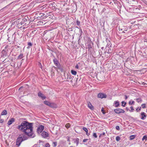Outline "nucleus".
I'll return each instance as SVG.
<instances>
[{
    "mask_svg": "<svg viewBox=\"0 0 147 147\" xmlns=\"http://www.w3.org/2000/svg\"><path fill=\"white\" fill-rule=\"evenodd\" d=\"M140 117L142 120H145L146 117V114L144 112H142L140 114Z\"/></svg>",
    "mask_w": 147,
    "mask_h": 147,
    "instance_id": "nucleus-6",
    "label": "nucleus"
},
{
    "mask_svg": "<svg viewBox=\"0 0 147 147\" xmlns=\"http://www.w3.org/2000/svg\"><path fill=\"white\" fill-rule=\"evenodd\" d=\"M144 140H147V136L146 135L144 136L143 137L142 140L143 141Z\"/></svg>",
    "mask_w": 147,
    "mask_h": 147,
    "instance_id": "nucleus-24",
    "label": "nucleus"
},
{
    "mask_svg": "<svg viewBox=\"0 0 147 147\" xmlns=\"http://www.w3.org/2000/svg\"><path fill=\"white\" fill-rule=\"evenodd\" d=\"M40 65V67L41 68H42V65H41V64L40 63H39Z\"/></svg>",
    "mask_w": 147,
    "mask_h": 147,
    "instance_id": "nucleus-48",
    "label": "nucleus"
},
{
    "mask_svg": "<svg viewBox=\"0 0 147 147\" xmlns=\"http://www.w3.org/2000/svg\"><path fill=\"white\" fill-rule=\"evenodd\" d=\"M57 144V142H53L52 143V145L54 147L56 146Z\"/></svg>",
    "mask_w": 147,
    "mask_h": 147,
    "instance_id": "nucleus-23",
    "label": "nucleus"
},
{
    "mask_svg": "<svg viewBox=\"0 0 147 147\" xmlns=\"http://www.w3.org/2000/svg\"><path fill=\"white\" fill-rule=\"evenodd\" d=\"M141 107L143 109L145 108L146 107L145 104H142L141 105Z\"/></svg>",
    "mask_w": 147,
    "mask_h": 147,
    "instance_id": "nucleus-33",
    "label": "nucleus"
},
{
    "mask_svg": "<svg viewBox=\"0 0 147 147\" xmlns=\"http://www.w3.org/2000/svg\"><path fill=\"white\" fill-rule=\"evenodd\" d=\"M125 99L126 100L127 99V96L126 95H125Z\"/></svg>",
    "mask_w": 147,
    "mask_h": 147,
    "instance_id": "nucleus-47",
    "label": "nucleus"
},
{
    "mask_svg": "<svg viewBox=\"0 0 147 147\" xmlns=\"http://www.w3.org/2000/svg\"><path fill=\"white\" fill-rule=\"evenodd\" d=\"M4 120L3 119L0 118V123H2L3 122Z\"/></svg>",
    "mask_w": 147,
    "mask_h": 147,
    "instance_id": "nucleus-43",
    "label": "nucleus"
},
{
    "mask_svg": "<svg viewBox=\"0 0 147 147\" xmlns=\"http://www.w3.org/2000/svg\"><path fill=\"white\" fill-rule=\"evenodd\" d=\"M24 57L23 54L21 53L18 57L17 59H20Z\"/></svg>",
    "mask_w": 147,
    "mask_h": 147,
    "instance_id": "nucleus-17",
    "label": "nucleus"
},
{
    "mask_svg": "<svg viewBox=\"0 0 147 147\" xmlns=\"http://www.w3.org/2000/svg\"><path fill=\"white\" fill-rule=\"evenodd\" d=\"M38 96L39 97L41 98L42 100H44L46 98V97L40 92H38Z\"/></svg>",
    "mask_w": 147,
    "mask_h": 147,
    "instance_id": "nucleus-8",
    "label": "nucleus"
},
{
    "mask_svg": "<svg viewBox=\"0 0 147 147\" xmlns=\"http://www.w3.org/2000/svg\"><path fill=\"white\" fill-rule=\"evenodd\" d=\"M93 136L96 138H97V136L96 135V134L95 133H93Z\"/></svg>",
    "mask_w": 147,
    "mask_h": 147,
    "instance_id": "nucleus-35",
    "label": "nucleus"
},
{
    "mask_svg": "<svg viewBox=\"0 0 147 147\" xmlns=\"http://www.w3.org/2000/svg\"><path fill=\"white\" fill-rule=\"evenodd\" d=\"M53 61L55 65L57 67H58L59 65V64L57 59L55 58L53 59Z\"/></svg>",
    "mask_w": 147,
    "mask_h": 147,
    "instance_id": "nucleus-10",
    "label": "nucleus"
},
{
    "mask_svg": "<svg viewBox=\"0 0 147 147\" xmlns=\"http://www.w3.org/2000/svg\"><path fill=\"white\" fill-rule=\"evenodd\" d=\"M70 141L69 138V137H68V138H67V141Z\"/></svg>",
    "mask_w": 147,
    "mask_h": 147,
    "instance_id": "nucleus-49",
    "label": "nucleus"
},
{
    "mask_svg": "<svg viewBox=\"0 0 147 147\" xmlns=\"http://www.w3.org/2000/svg\"><path fill=\"white\" fill-rule=\"evenodd\" d=\"M71 72L72 74L74 75H76L77 74L76 71L74 70H71Z\"/></svg>",
    "mask_w": 147,
    "mask_h": 147,
    "instance_id": "nucleus-21",
    "label": "nucleus"
},
{
    "mask_svg": "<svg viewBox=\"0 0 147 147\" xmlns=\"http://www.w3.org/2000/svg\"><path fill=\"white\" fill-rule=\"evenodd\" d=\"M75 68L77 69H78L79 68L78 65H76L75 66Z\"/></svg>",
    "mask_w": 147,
    "mask_h": 147,
    "instance_id": "nucleus-45",
    "label": "nucleus"
},
{
    "mask_svg": "<svg viewBox=\"0 0 147 147\" xmlns=\"http://www.w3.org/2000/svg\"><path fill=\"white\" fill-rule=\"evenodd\" d=\"M141 109V107H140V108H138L136 109V111L137 112H138L139 111H140Z\"/></svg>",
    "mask_w": 147,
    "mask_h": 147,
    "instance_id": "nucleus-37",
    "label": "nucleus"
},
{
    "mask_svg": "<svg viewBox=\"0 0 147 147\" xmlns=\"http://www.w3.org/2000/svg\"><path fill=\"white\" fill-rule=\"evenodd\" d=\"M44 129V126L42 125L39 126L37 128V131L38 134L42 133Z\"/></svg>",
    "mask_w": 147,
    "mask_h": 147,
    "instance_id": "nucleus-4",
    "label": "nucleus"
},
{
    "mask_svg": "<svg viewBox=\"0 0 147 147\" xmlns=\"http://www.w3.org/2000/svg\"><path fill=\"white\" fill-rule=\"evenodd\" d=\"M115 128H116V129L117 130H118V131L119 130L120 128H119V126L118 125L116 126Z\"/></svg>",
    "mask_w": 147,
    "mask_h": 147,
    "instance_id": "nucleus-36",
    "label": "nucleus"
},
{
    "mask_svg": "<svg viewBox=\"0 0 147 147\" xmlns=\"http://www.w3.org/2000/svg\"><path fill=\"white\" fill-rule=\"evenodd\" d=\"M44 103L45 105L49 106L51 102L47 101H45Z\"/></svg>",
    "mask_w": 147,
    "mask_h": 147,
    "instance_id": "nucleus-19",
    "label": "nucleus"
},
{
    "mask_svg": "<svg viewBox=\"0 0 147 147\" xmlns=\"http://www.w3.org/2000/svg\"><path fill=\"white\" fill-rule=\"evenodd\" d=\"M79 139L78 138H76L74 141V143H76L77 146L79 144Z\"/></svg>",
    "mask_w": 147,
    "mask_h": 147,
    "instance_id": "nucleus-20",
    "label": "nucleus"
},
{
    "mask_svg": "<svg viewBox=\"0 0 147 147\" xmlns=\"http://www.w3.org/2000/svg\"><path fill=\"white\" fill-rule=\"evenodd\" d=\"M6 7H4L3 8V9L5 8H6Z\"/></svg>",
    "mask_w": 147,
    "mask_h": 147,
    "instance_id": "nucleus-53",
    "label": "nucleus"
},
{
    "mask_svg": "<svg viewBox=\"0 0 147 147\" xmlns=\"http://www.w3.org/2000/svg\"><path fill=\"white\" fill-rule=\"evenodd\" d=\"M134 101L132 100H131L129 101V104L130 105H132V104H134Z\"/></svg>",
    "mask_w": 147,
    "mask_h": 147,
    "instance_id": "nucleus-22",
    "label": "nucleus"
},
{
    "mask_svg": "<svg viewBox=\"0 0 147 147\" xmlns=\"http://www.w3.org/2000/svg\"><path fill=\"white\" fill-rule=\"evenodd\" d=\"M32 123H29L26 121H23L20 125L18 126L17 129L23 132L30 138H33L35 135L33 132Z\"/></svg>",
    "mask_w": 147,
    "mask_h": 147,
    "instance_id": "nucleus-1",
    "label": "nucleus"
},
{
    "mask_svg": "<svg viewBox=\"0 0 147 147\" xmlns=\"http://www.w3.org/2000/svg\"><path fill=\"white\" fill-rule=\"evenodd\" d=\"M123 32V33H125V32H124V31Z\"/></svg>",
    "mask_w": 147,
    "mask_h": 147,
    "instance_id": "nucleus-54",
    "label": "nucleus"
},
{
    "mask_svg": "<svg viewBox=\"0 0 147 147\" xmlns=\"http://www.w3.org/2000/svg\"><path fill=\"white\" fill-rule=\"evenodd\" d=\"M105 133L104 132L100 134V135L99 136V137H100L103 136H104L105 135Z\"/></svg>",
    "mask_w": 147,
    "mask_h": 147,
    "instance_id": "nucleus-31",
    "label": "nucleus"
},
{
    "mask_svg": "<svg viewBox=\"0 0 147 147\" xmlns=\"http://www.w3.org/2000/svg\"><path fill=\"white\" fill-rule=\"evenodd\" d=\"M122 103V106L123 107H125V105H126V102H125L124 101H122L121 102Z\"/></svg>",
    "mask_w": 147,
    "mask_h": 147,
    "instance_id": "nucleus-27",
    "label": "nucleus"
},
{
    "mask_svg": "<svg viewBox=\"0 0 147 147\" xmlns=\"http://www.w3.org/2000/svg\"><path fill=\"white\" fill-rule=\"evenodd\" d=\"M135 137V135H131L130 136V140H132L133 139H134Z\"/></svg>",
    "mask_w": 147,
    "mask_h": 147,
    "instance_id": "nucleus-28",
    "label": "nucleus"
},
{
    "mask_svg": "<svg viewBox=\"0 0 147 147\" xmlns=\"http://www.w3.org/2000/svg\"><path fill=\"white\" fill-rule=\"evenodd\" d=\"M136 101L138 103L141 102L142 101V100L140 98H138L136 99Z\"/></svg>",
    "mask_w": 147,
    "mask_h": 147,
    "instance_id": "nucleus-25",
    "label": "nucleus"
},
{
    "mask_svg": "<svg viewBox=\"0 0 147 147\" xmlns=\"http://www.w3.org/2000/svg\"><path fill=\"white\" fill-rule=\"evenodd\" d=\"M88 107L91 109L92 110H93L94 109V108L91 103L90 102H88Z\"/></svg>",
    "mask_w": 147,
    "mask_h": 147,
    "instance_id": "nucleus-15",
    "label": "nucleus"
},
{
    "mask_svg": "<svg viewBox=\"0 0 147 147\" xmlns=\"http://www.w3.org/2000/svg\"><path fill=\"white\" fill-rule=\"evenodd\" d=\"M27 21V20L26 19H22V22H23V24H25V23L24 22H26Z\"/></svg>",
    "mask_w": 147,
    "mask_h": 147,
    "instance_id": "nucleus-34",
    "label": "nucleus"
},
{
    "mask_svg": "<svg viewBox=\"0 0 147 147\" xmlns=\"http://www.w3.org/2000/svg\"><path fill=\"white\" fill-rule=\"evenodd\" d=\"M28 45L29 46H31L32 45V44L30 42H29L28 43Z\"/></svg>",
    "mask_w": 147,
    "mask_h": 147,
    "instance_id": "nucleus-42",
    "label": "nucleus"
},
{
    "mask_svg": "<svg viewBox=\"0 0 147 147\" xmlns=\"http://www.w3.org/2000/svg\"><path fill=\"white\" fill-rule=\"evenodd\" d=\"M72 77L71 76H68L67 77V81H69L70 80H71Z\"/></svg>",
    "mask_w": 147,
    "mask_h": 147,
    "instance_id": "nucleus-26",
    "label": "nucleus"
},
{
    "mask_svg": "<svg viewBox=\"0 0 147 147\" xmlns=\"http://www.w3.org/2000/svg\"><path fill=\"white\" fill-rule=\"evenodd\" d=\"M41 135L42 137L45 138H47L49 136V134L45 131H42Z\"/></svg>",
    "mask_w": 147,
    "mask_h": 147,
    "instance_id": "nucleus-5",
    "label": "nucleus"
},
{
    "mask_svg": "<svg viewBox=\"0 0 147 147\" xmlns=\"http://www.w3.org/2000/svg\"><path fill=\"white\" fill-rule=\"evenodd\" d=\"M114 111L115 113L118 114L121 113H123L125 112L124 110L120 108L115 109H114Z\"/></svg>",
    "mask_w": 147,
    "mask_h": 147,
    "instance_id": "nucleus-3",
    "label": "nucleus"
},
{
    "mask_svg": "<svg viewBox=\"0 0 147 147\" xmlns=\"http://www.w3.org/2000/svg\"><path fill=\"white\" fill-rule=\"evenodd\" d=\"M101 112L103 114H105V112L104 111V108H102L101 109Z\"/></svg>",
    "mask_w": 147,
    "mask_h": 147,
    "instance_id": "nucleus-38",
    "label": "nucleus"
},
{
    "mask_svg": "<svg viewBox=\"0 0 147 147\" xmlns=\"http://www.w3.org/2000/svg\"><path fill=\"white\" fill-rule=\"evenodd\" d=\"M7 112L6 110H4L1 113V115H6L7 114Z\"/></svg>",
    "mask_w": 147,
    "mask_h": 147,
    "instance_id": "nucleus-18",
    "label": "nucleus"
},
{
    "mask_svg": "<svg viewBox=\"0 0 147 147\" xmlns=\"http://www.w3.org/2000/svg\"><path fill=\"white\" fill-rule=\"evenodd\" d=\"M30 48V46H29L28 45V46L27 47V48L28 49H29Z\"/></svg>",
    "mask_w": 147,
    "mask_h": 147,
    "instance_id": "nucleus-50",
    "label": "nucleus"
},
{
    "mask_svg": "<svg viewBox=\"0 0 147 147\" xmlns=\"http://www.w3.org/2000/svg\"><path fill=\"white\" fill-rule=\"evenodd\" d=\"M65 126L67 128H68L70 127V125L68 123L65 125Z\"/></svg>",
    "mask_w": 147,
    "mask_h": 147,
    "instance_id": "nucleus-40",
    "label": "nucleus"
},
{
    "mask_svg": "<svg viewBox=\"0 0 147 147\" xmlns=\"http://www.w3.org/2000/svg\"><path fill=\"white\" fill-rule=\"evenodd\" d=\"M50 145L49 143H47L45 144L44 147H50Z\"/></svg>",
    "mask_w": 147,
    "mask_h": 147,
    "instance_id": "nucleus-30",
    "label": "nucleus"
},
{
    "mask_svg": "<svg viewBox=\"0 0 147 147\" xmlns=\"http://www.w3.org/2000/svg\"><path fill=\"white\" fill-rule=\"evenodd\" d=\"M79 32L80 33V36H81L82 35V29H80V30Z\"/></svg>",
    "mask_w": 147,
    "mask_h": 147,
    "instance_id": "nucleus-41",
    "label": "nucleus"
},
{
    "mask_svg": "<svg viewBox=\"0 0 147 147\" xmlns=\"http://www.w3.org/2000/svg\"><path fill=\"white\" fill-rule=\"evenodd\" d=\"M22 88V87H20L19 89V90H20V89Z\"/></svg>",
    "mask_w": 147,
    "mask_h": 147,
    "instance_id": "nucleus-52",
    "label": "nucleus"
},
{
    "mask_svg": "<svg viewBox=\"0 0 147 147\" xmlns=\"http://www.w3.org/2000/svg\"><path fill=\"white\" fill-rule=\"evenodd\" d=\"M20 135H21L23 139V140L24 141L26 140H27L28 139V137L26 136L25 135L23 134H21Z\"/></svg>",
    "mask_w": 147,
    "mask_h": 147,
    "instance_id": "nucleus-14",
    "label": "nucleus"
},
{
    "mask_svg": "<svg viewBox=\"0 0 147 147\" xmlns=\"http://www.w3.org/2000/svg\"><path fill=\"white\" fill-rule=\"evenodd\" d=\"M76 23H77V24L78 25V26L80 25V22L79 21H78V20H77Z\"/></svg>",
    "mask_w": 147,
    "mask_h": 147,
    "instance_id": "nucleus-39",
    "label": "nucleus"
},
{
    "mask_svg": "<svg viewBox=\"0 0 147 147\" xmlns=\"http://www.w3.org/2000/svg\"><path fill=\"white\" fill-rule=\"evenodd\" d=\"M35 13V15H37V16H38V17L39 18L45 15L44 14L40 13L39 12H36Z\"/></svg>",
    "mask_w": 147,
    "mask_h": 147,
    "instance_id": "nucleus-9",
    "label": "nucleus"
},
{
    "mask_svg": "<svg viewBox=\"0 0 147 147\" xmlns=\"http://www.w3.org/2000/svg\"><path fill=\"white\" fill-rule=\"evenodd\" d=\"M113 105L116 107H118L119 105V101L118 100L115 101L114 102Z\"/></svg>",
    "mask_w": 147,
    "mask_h": 147,
    "instance_id": "nucleus-12",
    "label": "nucleus"
},
{
    "mask_svg": "<svg viewBox=\"0 0 147 147\" xmlns=\"http://www.w3.org/2000/svg\"><path fill=\"white\" fill-rule=\"evenodd\" d=\"M98 97L99 98H106L107 97V96L105 94L100 93L98 94Z\"/></svg>",
    "mask_w": 147,
    "mask_h": 147,
    "instance_id": "nucleus-7",
    "label": "nucleus"
},
{
    "mask_svg": "<svg viewBox=\"0 0 147 147\" xmlns=\"http://www.w3.org/2000/svg\"><path fill=\"white\" fill-rule=\"evenodd\" d=\"M87 140V139H84L83 140V142H85Z\"/></svg>",
    "mask_w": 147,
    "mask_h": 147,
    "instance_id": "nucleus-46",
    "label": "nucleus"
},
{
    "mask_svg": "<svg viewBox=\"0 0 147 147\" xmlns=\"http://www.w3.org/2000/svg\"><path fill=\"white\" fill-rule=\"evenodd\" d=\"M130 108L131 109V110L132 111H133L134 110V108L132 106H131L130 107Z\"/></svg>",
    "mask_w": 147,
    "mask_h": 147,
    "instance_id": "nucleus-44",
    "label": "nucleus"
},
{
    "mask_svg": "<svg viewBox=\"0 0 147 147\" xmlns=\"http://www.w3.org/2000/svg\"><path fill=\"white\" fill-rule=\"evenodd\" d=\"M15 121L14 119L12 118L8 121L7 124L8 125H10L12 124Z\"/></svg>",
    "mask_w": 147,
    "mask_h": 147,
    "instance_id": "nucleus-11",
    "label": "nucleus"
},
{
    "mask_svg": "<svg viewBox=\"0 0 147 147\" xmlns=\"http://www.w3.org/2000/svg\"><path fill=\"white\" fill-rule=\"evenodd\" d=\"M1 53H2L3 54V55H5L6 54V52L4 50H3L1 52Z\"/></svg>",
    "mask_w": 147,
    "mask_h": 147,
    "instance_id": "nucleus-32",
    "label": "nucleus"
},
{
    "mask_svg": "<svg viewBox=\"0 0 147 147\" xmlns=\"http://www.w3.org/2000/svg\"><path fill=\"white\" fill-rule=\"evenodd\" d=\"M21 135H19L17 139L16 145L18 146H19L21 144V142L23 141V139Z\"/></svg>",
    "mask_w": 147,
    "mask_h": 147,
    "instance_id": "nucleus-2",
    "label": "nucleus"
},
{
    "mask_svg": "<svg viewBox=\"0 0 147 147\" xmlns=\"http://www.w3.org/2000/svg\"><path fill=\"white\" fill-rule=\"evenodd\" d=\"M82 129L86 132V134L87 136H88L90 135V134L88 133V130L86 127H83Z\"/></svg>",
    "mask_w": 147,
    "mask_h": 147,
    "instance_id": "nucleus-13",
    "label": "nucleus"
},
{
    "mask_svg": "<svg viewBox=\"0 0 147 147\" xmlns=\"http://www.w3.org/2000/svg\"><path fill=\"white\" fill-rule=\"evenodd\" d=\"M70 82H71V83H72V80H70Z\"/></svg>",
    "mask_w": 147,
    "mask_h": 147,
    "instance_id": "nucleus-51",
    "label": "nucleus"
},
{
    "mask_svg": "<svg viewBox=\"0 0 147 147\" xmlns=\"http://www.w3.org/2000/svg\"><path fill=\"white\" fill-rule=\"evenodd\" d=\"M49 106L52 108H54L56 107V105L54 103L51 102Z\"/></svg>",
    "mask_w": 147,
    "mask_h": 147,
    "instance_id": "nucleus-16",
    "label": "nucleus"
},
{
    "mask_svg": "<svg viewBox=\"0 0 147 147\" xmlns=\"http://www.w3.org/2000/svg\"><path fill=\"white\" fill-rule=\"evenodd\" d=\"M120 140V138L119 136H117L116 138V140L117 141H119Z\"/></svg>",
    "mask_w": 147,
    "mask_h": 147,
    "instance_id": "nucleus-29",
    "label": "nucleus"
}]
</instances>
